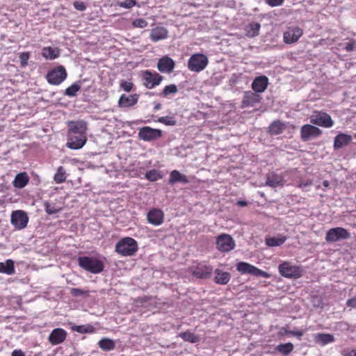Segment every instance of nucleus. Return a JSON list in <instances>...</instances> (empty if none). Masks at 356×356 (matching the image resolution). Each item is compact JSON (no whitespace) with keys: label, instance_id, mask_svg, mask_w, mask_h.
<instances>
[{"label":"nucleus","instance_id":"nucleus-30","mask_svg":"<svg viewBox=\"0 0 356 356\" xmlns=\"http://www.w3.org/2000/svg\"><path fill=\"white\" fill-rule=\"evenodd\" d=\"M0 273L13 275L15 273L14 261L12 259H7L0 262Z\"/></svg>","mask_w":356,"mask_h":356},{"label":"nucleus","instance_id":"nucleus-31","mask_svg":"<svg viewBox=\"0 0 356 356\" xmlns=\"http://www.w3.org/2000/svg\"><path fill=\"white\" fill-rule=\"evenodd\" d=\"M315 341L321 346L333 343L335 341L333 334L328 333H318L315 335Z\"/></svg>","mask_w":356,"mask_h":356},{"label":"nucleus","instance_id":"nucleus-39","mask_svg":"<svg viewBox=\"0 0 356 356\" xmlns=\"http://www.w3.org/2000/svg\"><path fill=\"white\" fill-rule=\"evenodd\" d=\"M163 177L161 172L158 170H150L145 173V178L150 181H156Z\"/></svg>","mask_w":356,"mask_h":356},{"label":"nucleus","instance_id":"nucleus-34","mask_svg":"<svg viewBox=\"0 0 356 356\" xmlns=\"http://www.w3.org/2000/svg\"><path fill=\"white\" fill-rule=\"evenodd\" d=\"M99 347L104 351H111L115 349V343L113 339L102 338L98 342Z\"/></svg>","mask_w":356,"mask_h":356},{"label":"nucleus","instance_id":"nucleus-9","mask_svg":"<svg viewBox=\"0 0 356 356\" xmlns=\"http://www.w3.org/2000/svg\"><path fill=\"white\" fill-rule=\"evenodd\" d=\"M310 122L314 124L325 128H330L334 124V122L330 115L327 113L317 111H314L311 115Z\"/></svg>","mask_w":356,"mask_h":356},{"label":"nucleus","instance_id":"nucleus-42","mask_svg":"<svg viewBox=\"0 0 356 356\" xmlns=\"http://www.w3.org/2000/svg\"><path fill=\"white\" fill-rule=\"evenodd\" d=\"M81 86L77 83H74L65 89V95L70 97H75L76 95L77 92H79Z\"/></svg>","mask_w":356,"mask_h":356},{"label":"nucleus","instance_id":"nucleus-7","mask_svg":"<svg viewBox=\"0 0 356 356\" xmlns=\"http://www.w3.org/2000/svg\"><path fill=\"white\" fill-rule=\"evenodd\" d=\"M216 245L220 252H229L234 249L236 244L229 234H221L216 237Z\"/></svg>","mask_w":356,"mask_h":356},{"label":"nucleus","instance_id":"nucleus-45","mask_svg":"<svg viewBox=\"0 0 356 356\" xmlns=\"http://www.w3.org/2000/svg\"><path fill=\"white\" fill-rule=\"evenodd\" d=\"M282 127L280 122L275 121L269 127V131L272 134L277 135L282 132Z\"/></svg>","mask_w":356,"mask_h":356},{"label":"nucleus","instance_id":"nucleus-46","mask_svg":"<svg viewBox=\"0 0 356 356\" xmlns=\"http://www.w3.org/2000/svg\"><path fill=\"white\" fill-rule=\"evenodd\" d=\"M250 275L255 277H261L264 278H269L270 275L266 271H264L256 266H253Z\"/></svg>","mask_w":356,"mask_h":356},{"label":"nucleus","instance_id":"nucleus-1","mask_svg":"<svg viewBox=\"0 0 356 356\" xmlns=\"http://www.w3.org/2000/svg\"><path fill=\"white\" fill-rule=\"evenodd\" d=\"M78 264L84 270L99 274L104 270V263L94 257L83 256L78 258Z\"/></svg>","mask_w":356,"mask_h":356},{"label":"nucleus","instance_id":"nucleus-28","mask_svg":"<svg viewBox=\"0 0 356 356\" xmlns=\"http://www.w3.org/2000/svg\"><path fill=\"white\" fill-rule=\"evenodd\" d=\"M261 25L258 22H252L245 25V34L249 38H254L259 35Z\"/></svg>","mask_w":356,"mask_h":356},{"label":"nucleus","instance_id":"nucleus-58","mask_svg":"<svg viewBox=\"0 0 356 356\" xmlns=\"http://www.w3.org/2000/svg\"><path fill=\"white\" fill-rule=\"evenodd\" d=\"M290 334H291L293 336L298 337H300L303 335V332L301 330L291 331L290 332Z\"/></svg>","mask_w":356,"mask_h":356},{"label":"nucleus","instance_id":"nucleus-15","mask_svg":"<svg viewBox=\"0 0 356 356\" xmlns=\"http://www.w3.org/2000/svg\"><path fill=\"white\" fill-rule=\"evenodd\" d=\"M67 135L86 134L87 123L83 120L69 121Z\"/></svg>","mask_w":356,"mask_h":356},{"label":"nucleus","instance_id":"nucleus-16","mask_svg":"<svg viewBox=\"0 0 356 356\" xmlns=\"http://www.w3.org/2000/svg\"><path fill=\"white\" fill-rule=\"evenodd\" d=\"M175 66V61L169 56H164L157 63V68L161 73H171Z\"/></svg>","mask_w":356,"mask_h":356},{"label":"nucleus","instance_id":"nucleus-43","mask_svg":"<svg viewBox=\"0 0 356 356\" xmlns=\"http://www.w3.org/2000/svg\"><path fill=\"white\" fill-rule=\"evenodd\" d=\"M179 337L182 338L185 341H189L191 343H196L199 340L197 336L189 331L181 332L179 334Z\"/></svg>","mask_w":356,"mask_h":356},{"label":"nucleus","instance_id":"nucleus-2","mask_svg":"<svg viewBox=\"0 0 356 356\" xmlns=\"http://www.w3.org/2000/svg\"><path fill=\"white\" fill-rule=\"evenodd\" d=\"M137 241L131 237H124L120 239L116 244L115 252L124 257L133 256L138 251Z\"/></svg>","mask_w":356,"mask_h":356},{"label":"nucleus","instance_id":"nucleus-26","mask_svg":"<svg viewBox=\"0 0 356 356\" xmlns=\"http://www.w3.org/2000/svg\"><path fill=\"white\" fill-rule=\"evenodd\" d=\"M42 55L45 59L52 60L59 57L60 50L57 47H44L42 49Z\"/></svg>","mask_w":356,"mask_h":356},{"label":"nucleus","instance_id":"nucleus-6","mask_svg":"<svg viewBox=\"0 0 356 356\" xmlns=\"http://www.w3.org/2000/svg\"><path fill=\"white\" fill-rule=\"evenodd\" d=\"M67 76L65 68L62 65H59L49 70L46 75V79L49 84L56 86L63 82L66 79Z\"/></svg>","mask_w":356,"mask_h":356},{"label":"nucleus","instance_id":"nucleus-57","mask_svg":"<svg viewBox=\"0 0 356 356\" xmlns=\"http://www.w3.org/2000/svg\"><path fill=\"white\" fill-rule=\"evenodd\" d=\"M347 307L356 309V297L348 299L346 301Z\"/></svg>","mask_w":356,"mask_h":356},{"label":"nucleus","instance_id":"nucleus-10","mask_svg":"<svg viewBox=\"0 0 356 356\" xmlns=\"http://www.w3.org/2000/svg\"><path fill=\"white\" fill-rule=\"evenodd\" d=\"M162 131L150 127H143L138 131V138L144 141L150 142L160 138Z\"/></svg>","mask_w":356,"mask_h":356},{"label":"nucleus","instance_id":"nucleus-63","mask_svg":"<svg viewBox=\"0 0 356 356\" xmlns=\"http://www.w3.org/2000/svg\"><path fill=\"white\" fill-rule=\"evenodd\" d=\"M330 185V182L327 180H325L323 181V186L325 187V188H327Z\"/></svg>","mask_w":356,"mask_h":356},{"label":"nucleus","instance_id":"nucleus-22","mask_svg":"<svg viewBox=\"0 0 356 356\" xmlns=\"http://www.w3.org/2000/svg\"><path fill=\"white\" fill-rule=\"evenodd\" d=\"M284 177L281 175L270 173L267 175L266 185L271 188H276L283 185Z\"/></svg>","mask_w":356,"mask_h":356},{"label":"nucleus","instance_id":"nucleus-44","mask_svg":"<svg viewBox=\"0 0 356 356\" xmlns=\"http://www.w3.org/2000/svg\"><path fill=\"white\" fill-rule=\"evenodd\" d=\"M156 122L164 124L168 126H174L176 124L177 122L175 118L172 116H163L159 118Z\"/></svg>","mask_w":356,"mask_h":356},{"label":"nucleus","instance_id":"nucleus-33","mask_svg":"<svg viewBox=\"0 0 356 356\" xmlns=\"http://www.w3.org/2000/svg\"><path fill=\"white\" fill-rule=\"evenodd\" d=\"M286 241V236L283 234H278L276 236L266 238V244L268 247H277L282 245Z\"/></svg>","mask_w":356,"mask_h":356},{"label":"nucleus","instance_id":"nucleus-17","mask_svg":"<svg viewBox=\"0 0 356 356\" xmlns=\"http://www.w3.org/2000/svg\"><path fill=\"white\" fill-rule=\"evenodd\" d=\"M147 219L149 224L154 226L161 225L163 222V212L159 209H152L147 215Z\"/></svg>","mask_w":356,"mask_h":356},{"label":"nucleus","instance_id":"nucleus-60","mask_svg":"<svg viewBox=\"0 0 356 356\" xmlns=\"http://www.w3.org/2000/svg\"><path fill=\"white\" fill-rule=\"evenodd\" d=\"M162 108V105L160 103L154 102V111H156L160 110Z\"/></svg>","mask_w":356,"mask_h":356},{"label":"nucleus","instance_id":"nucleus-18","mask_svg":"<svg viewBox=\"0 0 356 356\" xmlns=\"http://www.w3.org/2000/svg\"><path fill=\"white\" fill-rule=\"evenodd\" d=\"M66 337L67 332L65 330L56 328L49 335L48 340L51 345L56 346L63 343L65 340Z\"/></svg>","mask_w":356,"mask_h":356},{"label":"nucleus","instance_id":"nucleus-12","mask_svg":"<svg viewBox=\"0 0 356 356\" xmlns=\"http://www.w3.org/2000/svg\"><path fill=\"white\" fill-rule=\"evenodd\" d=\"M86 141V134L67 135L66 146L71 149H80L85 145Z\"/></svg>","mask_w":356,"mask_h":356},{"label":"nucleus","instance_id":"nucleus-47","mask_svg":"<svg viewBox=\"0 0 356 356\" xmlns=\"http://www.w3.org/2000/svg\"><path fill=\"white\" fill-rule=\"evenodd\" d=\"M117 5L121 8L129 9L137 6L136 0H124V1H118Z\"/></svg>","mask_w":356,"mask_h":356},{"label":"nucleus","instance_id":"nucleus-25","mask_svg":"<svg viewBox=\"0 0 356 356\" xmlns=\"http://www.w3.org/2000/svg\"><path fill=\"white\" fill-rule=\"evenodd\" d=\"M260 98L258 95L252 92L247 91L244 93L242 105L243 107L252 106L254 104L259 102Z\"/></svg>","mask_w":356,"mask_h":356},{"label":"nucleus","instance_id":"nucleus-5","mask_svg":"<svg viewBox=\"0 0 356 356\" xmlns=\"http://www.w3.org/2000/svg\"><path fill=\"white\" fill-rule=\"evenodd\" d=\"M141 79L145 88L152 89L159 86L163 78L156 72L147 70L141 72Z\"/></svg>","mask_w":356,"mask_h":356},{"label":"nucleus","instance_id":"nucleus-51","mask_svg":"<svg viewBox=\"0 0 356 356\" xmlns=\"http://www.w3.org/2000/svg\"><path fill=\"white\" fill-rule=\"evenodd\" d=\"M132 25L136 28H145L147 26V22L143 18H138L133 21Z\"/></svg>","mask_w":356,"mask_h":356},{"label":"nucleus","instance_id":"nucleus-35","mask_svg":"<svg viewBox=\"0 0 356 356\" xmlns=\"http://www.w3.org/2000/svg\"><path fill=\"white\" fill-rule=\"evenodd\" d=\"M43 205L46 213L49 215L58 213L62 210V208L56 203L50 202L49 201L44 202Z\"/></svg>","mask_w":356,"mask_h":356},{"label":"nucleus","instance_id":"nucleus-56","mask_svg":"<svg viewBox=\"0 0 356 356\" xmlns=\"http://www.w3.org/2000/svg\"><path fill=\"white\" fill-rule=\"evenodd\" d=\"M70 293L74 296H81L84 293V291L80 289L72 288Z\"/></svg>","mask_w":356,"mask_h":356},{"label":"nucleus","instance_id":"nucleus-19","mask_svg":"<svg viewBox=\"0 0 356 356\" xmlns=\"http://www.w3.org/2000/svg\"><path fill=\"white\" fill-rule=\"evenodd\" d=\"M138 94H133V95H122L118 100V106L120 108H129L136 105L139 99Z\"/></svg>","mask_w":356,"mask_h":356},{"label":"nucleus","instance_id":"nucleus-41","mask_svg":"<svg viewBox=\"0 0 356 356\" xmlns=\"http://www.w3.org/2000/svg\"><path fill=\"white\" fill-rule=\"evenodd\" d=\"M178 91L177 86L175 84L166 86L163 91L159 94L161 97H167L170 95H174Z\"/></svg>","mask_w":356,"mask_h":356},{"label":"nucleus","instance_id":"nucleus-27","mask_svg":"<svg viewBox=\"0 0 356 356\" xmlns=\"http://www.w3.org/2000/svg\"><path fill=\"white\" fill-rule=\"evenodd\" d=\"M213 271L211 266L203 265L197 267L193 272L196 277L206 279L210 277Z\"/></svg>","mask_w":356,"mask_h":356},{"label":"nucleus","instance_id":"nucleus-50","mask_svg":"<svg viewBox=\"0 0 356 356\" xmlns=\"http://www.w3.org/2000/svg\"><path fill=\"white\" fill-rule=\"evenodd\" d=\"M20 65L22 67H24L28 65V60L30 58L29 52H22L19 54Z\"/></svg>","mask_w":356,"mask_h":356},{"label":"nucleus","instance_id":"nucleus-23","mask_svg":"<svg viewBox=\"0 0 356 356\" xmlns=\"http://www.w3.org/2000/svg\"><path fill=\"white\" fill-rule=\"evenodd\" d=\"M168 38V31L162 26L156 27L151 31L150 39L153 42H158Z\"/></svg>","mask_w":356,"mask_h":356},{"label":"nucleus","instance_id":"nucleus-4","mask_svg":"<svg viewBox=\"0 0 356 356\" xmlns=\"http://www.w3.org/2000/svg\"><path fill=\"white\" fill-rule=\"evenodd\" d=\"M209 60L203 54H194L191 56L188 60V69L194 72H200L208 65Z\"/></svg>","mask_w":356,"mask_h":356},{"label":"nucleus","instance_id":"nucleus-21","mask_svg":"<svg viewBox=\"0 0 356 356\" xmlns=\"http://www.w3.org/2000/svg\"><path fill=\"white\" fill-rule=\"evenodd\" d=\"M30 177L26 172H22L16 175L13 185L15 188H23L29 182Z\"/></svg>","mask_w":356,"mask_h":356},{"label":"nucleus","instance_id":"nucleus-14","mask_svg":"<svg viewBox=\"0 0 356 356\" xmlns=\"http://www.w3.org/2000/svg\"><path fill=\"white\" fill-rule=\"evenodd\" d=\"M302 34V30L298 26H290L284 33V41L287 44L294 43L298 40Z\"/></svg>","mask_w":356,"mask_h":356},{"label":"nucleus","instance_id":"nucleus-59","mask_svg":"<svg viewBox=\"0 0 356 356\" xmlns=\"http://www.w3.org/2000/svg\"><path fill=\"white\" fill-rule=\"evenodd\" d=\"M12 356H25L21 350H15L12 353Z\"/></svg>","mask_w":356,"mask_h":356},{"label":"nucleus","instance_id":"nucleus-13","mask_svg":"<svg viewBox=\"0 0 356 356\" xmlns=\"http://www.w3.org/2000/svg\"><path fill=\"white\" fill-rule=\"evenodd\" d=\"M322 134V131L312 124H305L301 127V138L304 141H307L317 138Z\"/></svg>","mask_w":356,"mask_h":356},{"label":"nucleus","instance_id":"nucleus-8","mask_svg":"<svg viewBox=\"0 0 356 356\" xmlns=\"http://www.w3.org/2000/svg\"><path fill=\"white\" fill-rule=\"evenodd\" d=\"M350 237V233L345 228L337 227L330 229L325 236V241L327 243H335L341 240L348 239Z\"/></svg>","mask_w":356,"mask_h":356},{"label":"nucleus","instance_id":"nucleus-49","mask_svg":"<svg viewBox=\"0 0 356 356\" xmlns=\"http://www.w3.org/2000/svg\"><path fill=\"white\" fill-rule=\"evenodd\" d=\"M120 88L125 92H131L134 87V83L131 81H127L121 80L120 83Z\"/></svg>","mask_w":356,"mask_h":356},{"label":"nucleus","instance_id":"nucleus-52","mask_svg":"<svg viewBox=\"0 0 356 356\" xmlns=\"http://www.w3.org/2000/svg\"><path fill=\"white\" fill-rule=\"evenodd\" d=\"M73 6L76 10L79 11H83L86 9V6L83 1H76L74 2Z\"/></svg>","mask_w":356,"mask_h":356},{"label":"nucleus","instance_id":"nucleus-55","mask_svg":"<svg viewBox=\"0 0 356 356\" xmlns=\"http://www.w3.org/2000/svg\"><path fill=\"white\" fill-rule=\"evenodd\" d=\"M343 356H356V349H344L342 352Z\"/></svg>","mask_w":356,"mask_h":356},{"label":"nucleus","instance_id":"nucleus-29","mask_svg":"<svg viewBox=\"0 0 356 356\" xmlns=\"http://www.w3.org/2000/svg\"><path fill=\"white\" fill-rule=\"evenodd\" d=\"M215 277L214 281L218 284H227L231 278L230 273L228 272L222 271L220 269H216L214 271Z\"/></svg>","mask_w":356,"mask_h":356},{"label":"nucleus","instance_id":"nucleus-38","mask_svg":"<svg viewBox=\"0 0 356 356\" xmlns=\"http://www.w3.org/2000/svg\"><path fill=\"white\" fill-rule=\"evenodd\" d=\"M72 330L74 332H77L79 333H92L94 332L95 328L92 325L87 324V325H73L72 327Z\"/></svg>","mask_w":356,"mask_h":356},{"label":"nucleus","instance_id":"nucleus-54","mask_svg":"<svg viewBox=\"0 0 356 356\" xmlns=\"http://www.w3.org/2000/svg\"><path fill=\"white\" fill-rule=\"evenodd\" d=\"M312 184V181L310 179H307L306 181H301L300 182L299 186L300 188H302L303 190L307 191L308 186H310Z\"/></svg>","mask_w":356,"mask_h":356},{"label":"nucleus","instance_id":"nucleus-3","mask_svg":"<svg viewBox=\"0 0 356 356\" xmlns=\"http://www.w3.org/2000/svg\"><path fill=\"white\" fill-rule=\"evenodd\" d=\"M280 274L286 278L298 279L302 277L303 269L301 266L291 264L290 262L284 261L278 266Z\"/></svg>","mask_w":356,"mask_h":356},{"label":"nucleus","instance_id":"nucleus-37","mask_svg":"<svg viewBox=\"0 0 356 356\" xmlns=\"http://www.w3.org/2000/svg\"><path fill=\"white\" fill-rule=\"evenodd\" d=\"M275 350L284 355H287L293 351V345L290 342L281 343L276 346Z\"/></svg>","mask_w":356,"mask_h":356},{"label":"nucleus","instance_id":"nucleus-62","mask_svg":"<svg viewBox=\"0 0 356 356\" xmlns=\"http://www.w3.org/2000/svg\"><path fill=\"white\" fill-rule=\"evenodd\" d=\"M237 204L240 207H245L247 206V202L244 201V200H239L237 202Z\"/></svg>","mask_w":356,"mask_h":356},{"label":"nucleus","instance_id":"nucleus-53","mask_svg":"<svg viewBox=\"0 0 356 356\" xmlns=\"http://www.w3.org/2000/svg\"><path fill=\"white\" fill-rule=\"evenodd\" d=\"M265 1L271 7H275L282 5L284 0H265Z\"/></svg>","mask_w":356,"mask_h":356},{"label":"nucleus","instance_id":"nucleus-20","mask_svg":"<svg viewBox=\"0 0 356 356\" xmlns=\"http://www.w3.org/2000/svg\"><path fill=\"white\" fill-rule=\"evenodd\" d=\"M268 85V79L264 75L259 76L254 78L252 83V89L258 93L264 92Z\"/></svg>","mask_w":356,"mask_h":356},{"label":"nucleus","instance_id":"nucleus-32","mask_svg":"<svg viewBox=\"0 0 356 356\" xmlns=\"http://www.w3.org/2000/svg\"><path fill=\"white\" fill-rule=\"evenodd\" d=\"M351 136L344 134H340L334 138V147L339 149L347 145L351 140Z\"/></svg>","mask_w":356,"mask_h":356},{"label":"nucleus","instance_id":"nucleus-11","mask_svg":"<svg viewBox=\"0 0 356 356\" xmlns=\"http://www.w3.org/2000/svg\"><path fill=\"white\" fill-rule=\"evenodd\" d=\"M10 222L17 229L20 230L27 226L29 217L24 211H14L11 214Z\"/></svg>","mask_w":356,"mask_h":356},{"label":"nucleus","instance_id":"nucleus-48","mask_svg":"<svg viewBox=\"0 0 356 356\" xmlns=\"http://www.w3.org/2000/svg\"><path fill=\"white\" fill-rule=\"evenodd\" d=\"M347 52L356 51V40L351 39L343 44V47Z\"/></svg>","mask_w":356,"mask_h":356},{"label":"nucleus","instance_id":"nucleus-36","mask_svg":"<svg viewBox=\"0 0 356 356\" xmlns=\"http://www.w3.org/2000/svg\"><path fill=\"white\" fill-rule=\"evenodd\" d=\"M67 178L66 171L63 166H59L56 174L54 176V180L57 184H61L65 181Z\"/></svg>","mask_w":356,"mask_h":356},{"label":"nucleus","instance_id":"nucleus-40","mask_svg":"<svg viewBox=\"0 0 356 356\" xmlns=\"http://www.w3.org/2000/svg\"><path fill=\"white\" fill-rule=\"evenodd\" d=\"M253 265L246 262L241 261L236 264V270L241 274H250L251 273Z\"/></svg>","mask_w":356,"mask_h":356},{"label":"nucleus","instance_id":"nucleus-24","mask_svg":"<svg viewBox=\"0 0 356 356\" xmlns=\"http://www.w3.org/2000/svg\"><path fill=\"white\" fill-rule=\"evenodd\" d=\"M188 182V179L185 175L181 174L177 170L171 171L168 179V183L170 184L173 185L177 183L187 184Z\"/></svg>","mask_w":356,"mask_h":356},{"label":"nucleus","instance_id":"nucleus-61","mask_svg":"<svg viewBox=\"0 0 356 356\" xmlns=\"http://www.w3.org/2000/svg\"><path fill=\"white\" fill-rule=\"evenodd\" d=\"M323 305V302L320 299H318L317 302L314 303V306L317 307H322Z\"/></svg>","mask_w":356,"mask_h":356}]
</instances>
